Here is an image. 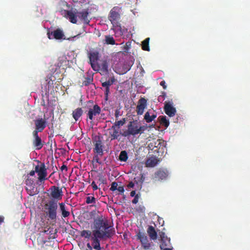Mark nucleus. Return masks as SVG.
Returning a JSON list of instances; mask_svg holds the SVG:
<instances>
[{
	"mask_svg": "<svg viewBox=\"0 0 250 250\" xmlns=\"http://www.w3.org/2000/svg\"><path fill=\"white\" fill-rule=\"evenodd\" d=\"M50 189L51 190V196L52 198L57 200H60L62 199L63 194L61 188L56 186H52Z\"/></svg>",
	"mask_w": 250,
	"mask_h": 250,
	"instance_id": "obj_15",
	"label": "nucleus"
},
{
	"mask_svg": "<svg viewBox=\"0 0 250 250\" xmlns=\"http://www.w3.org/2000/svg\"><path fill=\"white\" fill-rule=\"evenodd\" d=\"M125 119L123 118L122 120L115 121L112 126H114L115 127L119 129L120 126H122L125 124Z\"/></svg>",
	"mask_w": 250,
	"mask_h": 250,
	"instance_id": "obj_33",
	"label": "nucleus"
},
{
	"mask_svg": "<svg viewBox=\"0 0 250 250\" xmlns=\"http://www.w3.org/2000/svg\"><path fill=\"white\" fill-rule=\"evenodd\" d=\"M160 84L163 86L164 89H166L167 88V85L166 84V82L165 81H162L160 82Z\"/></svg>",
	"mask_w": 250,
	"mask_h": 250,
	"instance_id": "obj_46",
	"label": "nucleus"
},
{
	"mask_svg": "<svg viewBox=\"0 0 250 250\" xmlns=\"http://www.w3.org/2000/svg\"><path fill=\"white\" fill-rule=\"evenodd\" d=\"M93 81V75L88 74L84 78V80L83 82V84L84 86H87L92 83Z\"/></svg>",
	"mask_w": 250,
	"mask_h": 250,
	"instance_id": "obj_28",
	"label": "nucleus"
},
{
	"mask_svg": "<svg viewBox=\"0 0 250 250\" xmlns=\"http://www.w3.org/2000/svg\"><path fill=\"white\" fill-rule=\"evenodd\" d=\"M83 113V111L81 107H78L75 109L73 111L72 115L73 118L75 120V122H77L79 120L80 117L82 116Z\"/></svg>",
	"mask_w": 250,
	"mask_h": 250,
	"instance_id": "obj_23",
	"label": "nucleus"
},
{
	"mask_svg": "<svg viewBox=\"0 0 250 250\" xmlns=\"http://www.w3.org/2000/svg\"><path fill=\"white\" fill-rule=\"evenodd\" d=\"M60 169L62 171H63V170H65L66 171L67 170V166L65 165H63L62 166Z\"/></svg>",
	"mask_w": 250,
	"mask_h": 250,
	"instance_id": "obj_48",
	"label": "nucleus"
},
{
	"mask_svg": "<svg viewBox=\"0 0 250 250\" xmlns=\"http://www.w3.org/2000/svg\"><path fill=\"white\" fill-rule=\"evenodd\" d=\"M26 190H27V193L31 196H33L37 193L36 191L34 190V186L27 187L26 188Z\"/></svg>",
	"mask_w": 250,
	"mask_h": 250,
	"instance_id": "obj_34",
	"label": "nucleus"
},
{
	"mask_svg": "<svg viewBox=\"0 0 250 250\" xmlns=\"http://www.w3.org/2000/svg\"><path fill=\"white\" fill-rule=\"evenodd\" d=\"M95 214H96V211H95V210L92 211L90 212V214L91 216L95 215Z\"/></svg>",
	"mask_w": 250,
	"mask_h": 250,
	"instance_id": "obj_54",
	"label": "nucleus"
},
{
	"mask_svg": "<svg viewBox=\"0 0 250 250\" xmlns=\"http://www.w3.org/2000/svg\"><path fill=\"white\" fill-rule=\"evenodd\" d=\"M128 159L127 152L125 150L122 151L119 155V160L121 161L126 162Z\"/></svg>",
	"mask_w": 250,
	"mask_h": 250,
	"instance_id": "obj_31",
	"label": "nucleus"
},
{
	"mask_svg": "<svg viewBox=\"0 0 250 250\" xmlns=\"http://www.w3.org/2000/svg\"><path fill=\"white\" fill-rule=\"evenodd\" d=\"M139 197V195L138 194H136L134 196V198L132 200V203L134 204H137L138 202Z\"/></svg>",
	"mask_w": 250,
	"mask_h": 250,
	"instance_id": "obj_42",
	"label": "nucleus"
},
{
	"mask_svg": "<svg viewBox=\"0 0 250 250\" xmlns=\"http://www.w3.org/2000/svg\"><path fill=\"white\" fill-rule=\"evenodd\" d=\"M93 151L94 154H97L102 156L104 154V145L102 138L99 136H96L92 139Z\"/></svg>",
	"mask_w": 250,
	"mask_h": 250,
	"instance_id": "obj_4",
	"label": "nucleus"
},
{
	"mask_svg": "<svg viewBox=\"0 0 250 250\" xmlns=\"http://www.w3.org/2000/svg\"><path fill=\"white\" fill-rule=\"evenodd\" d=\"M96 62H89V63L93 70L98 72L100 71V64Z\"/></svg>",
	"mask_w": 250,
	"mask_h": 250,
	"instance_id": "obj_35",
	"label": "nucleus"
},
{
	"mask_svg": "<svg viewBox=\"0 0 250 250\" xmlns=\"http://www.w3.org/2000/svg\"><path fill=\"white\" fill-rule=\"evenodd\" d=\"M88 108L87 117L91 121L93 120L94 117L99 115L101 111V107L98 104H94L93 106L88 105Z\"/></svg>",
	"mask_w": 250,
	"mask_h": 250,
	"instance_id": "obj_7",
	"label": "nucleus"
},
{
	"mask_svg": "<svg viewBox=\"0 0 250 250\" xmlns=\"http://www.w3.org/2000/svg\"><path fill=\"white\" fill-rule=\"evenodd\" d=\"M105 43L107 44L114 45L115 41L113 37L110 35H106L105 36Z\"/></svg>",
	"mask_w": 250,
	"mask_h": 250,
	"instance_id": "obj_30",
	"label": "nucleus"
},
{
	"mask_svg": "<svg viewBox=\"0 0 250 250\" xmlns=\"http://www.w3.org/2000/svg\"><path fill=\"white\" fill-rule=\"evenodd\" d=\"M99 177V181L100 182L101 184H104L106 183V179L103 176L102 174H99L98 176Z\"/></svg>",
	"mask_w": 250,
	"mask_h": 250,
	"instance_id": "obj_40",
	"label": "nucleus"
},
{
	"mask_svg": "<svg viewBox=\"0 0 250 250\" xmlns=\"http://www.w3.org/2000/svg\"><path fill=\"white\" fill-rule=\"evenodd\" d=\"M108 130L111 140L117 139L121 133V132L119 133L118 128L115 127L114 126H112L111 128L109 129Z\"/></svg>",
	"mask_w": 250,
	"mask_h": 250,
	"instance_id": "obj_20",
	"label": "nucleus"
},
{
	"mask_svg": "<svg viewBox=\"0 0 250 250\" xmlns=\"http://www.w3.org/2000/svg\"><path fill=\"white\" fill-rule=\"evenodd\" d=\"M89 13L87 10L83 9L82 11L77 12V17L83 21L85 24H89L90 20L88 19Z\"/></svg>",
	"mask_w": 250,
	"mask_h": 250,
	"instance_id": "obj_17",
	"label": "nucleus"
},
{
	"mask_svg": "<svg viewBox=\"0 0 250 250\" xmlns=\"http://www.w3.org/2000/svg\"><path fill=\"white\" fill-rule=\"evenodd\" d=\"M47 35L49 39H55L56 40H61L64 37L63 31L60 28H57L51 32L48 31Z\"/></svg>",
	"mask_w": 250,
	"mask_h": 250,
	"instance_id": "obj_11",
	"label": "nucleus"
},
{
	"mask_svg": "<svg viewBox=\"0 0 250 250\" xmlns=\"http://www.w3.org/2000/svg\"><path fill=\"white\" fill-rule=\"evenodd\" d=\"M85 202L87 204H95L96 202V199L94 196H89L86 197Z\"/></svg>",
	"mask_w": 250,
	"mask_h": 250,
	"instance_id": "obj_32",
	"label": "nucleus"
},
{
	"mask_svg": "<svg viewBox=\"0 0 250 250\" xmlns=\"http://www.w3.org/2000/svg\"><path fill=\"white\" fill-rule=\"evenodd\" d=\"M35 170H31V171H30V172L28 173V175H29L30 176H33L35 175Z\"/></svg>",
	"mask_w": 250,
	"mask_h": 250,
	"instance_id": "obj_49",
	"label": "nucleus"
},
{
	"mask_svg": "<svg viewBox=\"0 0 250 250\" xmlns=\"http://www.w3.org/2000/svg\"><path fill=\"white\" fill-rule=\"evenodd\" d=\"M155 126V125H151L148 126L149 127H154Z\"/></svg>",
	"mask_w": 250,
	"mask_h": 250,
	"instance_id": "obj_57",
	"label": "nucleus"
},
{
	"mask_svg": "<svg viewBox=\"0 0 250 250\" xmlns=\"http://www.w3.org/2000/svg\"><path fill=\"white\" fill-rule=\"evenodd\" d=\"M158 162V160L156 157H151L146 160L145 164L146 167H154Z\"/></svg>",
	"mask_w": 250,
	"mask_h": 250,
	"instance_id": "obj_24",
	"label": "nucleus"
},
{
	"mask_svg": "<svg viewBox=\"0 0 250 250\" xmlns=\"http://www.w3.org/2000/svg\"><path fill=\"white\" fill-rule=\"evenodd\" d=\"M93 104V101H92V100H89L87 102V104Z\"/></svg>",
	"mask_w": 250,
	"mask_h": 250,
	"instance_id": "obj_55",
	"label": "nucleus"
},
{
	"mask_svg": "<svg viewBox=\"0 0 250 250\" xmlns=\"http://www.w3.org/2000/svg\"><path fill=\"white\" fill-rule=\"evenodd\" d=\"M168 176L167 171L159 170L155 173L154 179L156 181H160L165 179Z\"/></svg>",
	"mask_w": 250,
	"mask_h": 250,
	"instance_id": "obj_19",
	"label": "nucleus"
},
{
	"mask_svg": "<svg viewBox=\"0 0 250 250\" xmlns=\"http://www.w3.org/2000/svg\"><path fill=\"white\" fill-rule=\"evenodd\" d=\"M54 172L52 173L49 177H50L52 174H53Z\"/></svg>",
	"mask_w": 250,
	"mask_h": 250,
	"instance_id": "obj_59",
	"label": "nucleus"
},
{
	"mask_svg": "<svg viewBox=\"0 0 250 250\" xmlns=\"http://www.w3.org/2000/svg\"><path fill=\"white\" fill-rule=\"evenodd\" d=\"M121 8L115 6L110 10L108 19L111 21L113 25H117L120 19Z\"/></svg>",
	"mask_w": 250,
	"mask_h": 250,
	"instance_id": "obj_5",
	"label": "nucleus"
},
{
	"mask_svg": "<svg viewBox=\"0 0 250 250\" xmlns=\"http://www.w3.org/2000/svg\"><path fill=\"white\" fill-rule=\"evenodd\" d=\"M147 106V100L144 97H141L138 102L136 106V112L138 115H142L145 109Z\"/></svg>",
	"mask_w": 250,
	"mask_h": 250,
	"instance_id": "obj_13",
	"label": "nucleus"
},
{
	"mask_svg": "<svg viewBox=\"0 0 250 250\" xmlns=\"http://www.w3.org/2000/svg\"><path fill=\"white\" fill-rule=\"evenodd\" d=\"M139 133L138 123L137 121H130L127 125V129L121 133L125 137H129L130 136H135Z\"/></svg>",
	"mask_w": 250,
	"mask_h": 250,
	"instance_id": "obj_3",
	"label": "nucleus"
},
{
	"mask_svg": "<svg viewBox=\"0 0 250 250\" xmlns=\"http://www.w3.org/2000/svg\"><path fill=\"white\" fill-rule=\"evenodd\" d=\"M100 73L101 75L108 74V63L106 61H104L100 65Z\"/></svg>",
	"mask_w": 250,
	"mask_h": 250,
	"instance_id": "obj_26",
	"label": "nucleus"
},
{
	"mask_svg": "<svg viewBox=\"0 0 250 250\" xmlns=\"http://www.w3.org/2000/svg\"><path fill=\"white\" fill-rule=\"evenodd\" d=\"M160 123L161 125L164 126L165 127H167L169 126V120L167 119L166 116H160L159 117Z\"/></svg>",
	"mask_w": 250,
	"mask_h": 250,
	"instance_id": "obj_27",
	"label": "nucleus"
},
{
	"mask_svg": "<svg viewBox=\"0 0 250 250\" xmlns=\"http://www.w3.org/2000/svg\"><path fill=\"white\" fill-rule=\"evenodd\" d=\"M38 162L40 163V165L35 167V171L38 173L39 181L41 183H42L47 179L46 178L47 176V170L44 163H41L39 161Z\"/></svg>",
	"mask_w": 250,
	"mask_h": 250,
	"instance_id": "obj_6",
	"label": "nucleus"
},
{
	"mask_svg": "<svg viewBox=\"0 0 250 250\" xmlns=\"http://www.w3.org/2000/svg\"><path fill=\"white\" fill-rule=\"evenodd\" d=\"M148 126L147 125H140L138 124V128L139 129V134H141L143 133L144 131L146 130L148 128Z\"/></svg>",
	"mask_w": 250,
	"mask_h": 250,
	"instance_id": "obj_37",
	"label": "nucleus"
},
{
	"mask_svg": "<svg viewBox=\"0 0 250 250\" xmlns=\"http://www.w3.org/2000/svg\"><path fill=\"white\" fill-rule=\"evenodd\" d=\"M4 218L3 216H0V225L4 222Z\"/></svg>",
	"mask_w": 250,
	"mask_h": 250,
	"instance_id": "obj_51",
	"label": "nucleus"
},
{
	"mask_svg": "<svg viewBox=\"0 0 250 250\" xmlns=\"http://www.w3.org/2000/svg\"><path fill=\"white\" fill-rule=\"evenodd\" d=\"M25 184L26 186H27V187H32L33 186L34 181L33 180V179L29 178V177H28L27 179L25 180Z\"/></svg>",
	"mask_w": 250,
	"mask_h": 250,
	"instance_id": "obj_39",
	"label": "nucleus"
},
{
	"mask_svg": "<svg viewBox=\"0 0 250 250\" xmlns=\"http://www.w3.org/2000/svg\"><path fill=\"white\" fill-rule=\"evenodd\" d=\"M137 238L140 240L142 246L145 250L151 249V244L149 242L147 236L144 232L139 231L136 234Z\"/></svg>",
	"mask_w": 250,
	"mask_h": 250,
	"instance_id": "obj_8",
	"label": "nucleus"
},
{
	"mask_svg": "<svg viewBox=\"0 0 250 250\" xmlns=\"http://www.w3.org/2000/svg\"><path fill=\"white\" fill-rule=\"evenodd\" d=\"M144 120L146 123H149L152 121L151 116L150 115L149 111H147L144 116Z\"/></svg>",
	"mask_w": 250,
	"mask_h": 250,
	"instance_id": "obj_36",
	"label": "nucleus"
},
{
	"mask_svg": "<svg viewBox=\"0 0 250 250\" xmlns=\"http://www.w3.org/2000/svg\"><path fill=\"white\" fill-rule=\"evenodd\" d=\"M143 175L141 174V179H142V181H143L144 179H143Z\"/></svg>",
	"mask_w": 250,
	"mask_h": 250,
	"instance_id": "obj_58",
	"label": "nucleus"
},
{
	"mask_svg": "<svg viewBox=\"0 0 250 250\" xmlns=\"http://www.w3.org/2000/svg\"><path fill=\"white\" fill-rule=\"evenodd\" d=\"M162 250H172L170 248H164Z\"/></svg>",
	"mask_w": 250,
	"mask_h": 250,
	"instance_id": "obj_56",
	"label": "nucleus"
},
{
	"mask_svg": "<svg viewBox=\"0 0 250 250\" xmlns=\"http://www.w3.org/2000/svg\"><path fill=\"white\" fill-rule=\"evenodd\" d=\"M126 187L128 188H133L134 187V183L133 182L131 181L129 182V183L127 185Z\"/></svg>",
	"mask_w": 250,
	"mask_h": 250,
	"instance_id": "obj_44",
	"label": "nucleus"
},
{
	"mask_svg": "<svg viewBox=\"0 0 250 250\" xmlns=\"http://www.w3.org/2000/svg\"><path fill=\"white\" fill-rule=\"evenodd\" d=\"M136 195V191L135 190H132L130 192V196L131 197H134Z\"/></svg>",
	"mask_w": 250,
	"mask_h": 250,
	"instance_id": "obj_50",
	"label": "nucleus"
},
{
	"mask_svg": "<svg viewBox=\"0 0 250 250\" xmlns=\"http://www.w3.org/2000/svg\"><path fill=\"white\" fill-rule=\"evenodd\" d=\"M66 14V18L72 23H76L77 22V12L74 13L72 11H65Z\"/></svg>",
	"mask_w": 250,
	"mask_h": 250,
	"instance_id": "obj_21",
	"label": "nucleus"
},
{
	"mask_svg": "<svg viewBox=\"0 0 250 250\" xmlns=\"http://www.w3.org/2000/svg\"><path fill=\"white\" fill-rule=\"evenodd\" d=\"M117 190L121 193H124L125 190L123 186H119L117 188Z\"/></svg>",
	"mask_w": 250,
	"mask_h": 250,
	"instance_id": "obj_45",
	"label": "nucleus"
},
{
	"mask_svg": "<svg viewBox=\"0 0 250 250\" xmlns=\"http://www.w3.org/2000/svg\"><path fill=\"white\" fill-rule=\"evenodd\" d=\"M91 186L93 190H96L98 188V186L96 185V184L94 181H93L92 182Z\"/></svg>",
	"mask_w": 250,
	"mask_h": 250,
	"instance_id": "obj_43",
	"label": "nucleus"
},
{
	"mask_svg": "<svg viewBox=\"0 0 250 250\" xmlns=\"http://www.w3.org/2000/svg\"><path fill=\"white\" fill-rule=\"evenodd\" d=\"M157 117L156 114H153L152 115H151V119L153 120H154Z\"/></svg>",
	"mask_w": 250,
	"mask_h": 250,
	"instance_id": "obj_53",
	"label": "nucleus"
},
{
	"mask_svg": "<svg viewBox=\"0 0 250 250\" xmlns=\"http://www.w3.org/2000/svg\"><path fill=\"white\" fill-rule=\"evenodd\" d=\"M35 129L33 132H41L46 126V122L45 120L42 118H39L34 120Z\"/></svg>",
	"mask_w": 250,
	"mask_h": 250,
	"instance_id": "obj_12",
	"label": "nucleus"
},
{
	"mask_svg": "<svg viewBox=\"0 0 250 250\" xmlns=\"http://www.w3.org/2000/svg\"><path fill=\"white\" fill-rule=\"evenodd\" d=\"M145 209H146V208H145V207L142 206V207H139L138 210L140 211L141 212H145Z\"/></svg>",
	"mask_w": 250,
	"mask_h": 250,
	"instance_id": "obj_47",
	"label": "nucleus"
},
{
	"mask_svg": "<svg viewBox=\"0 0 250 250\" xmlns=\"http://www.w3.org/2000/svg\"><path fill=\"white\" fill-rule=\"evenodd\" d=\"M94 229L83 230L80 232L82 237L90 240L93 248L96 250H102L100 246L101 240L111 238L114 234V229L108 224V221L103 216H98L94 220Z\"/></svg>",
	"mask_w": 250,
	"mask_h": 250,
	"instance_id": "obj_1",
	"label": "nucleus"
},
{
	"mask_svg": "<svg viewBox=\"0 0 250 250\" xmlns=\"http://www.w3.org/2000/svg\"><path fill=\"white\" fill-rule=\"evenodd\" d=\"M58 204L54 200L49 201L44 205V212L48 218L53 221L57 219Z\"/></svg>",
	"mask_w": 250,
	"mask_h": 250,
	"instance_id": "obj_2",
	"label": "nucleus"
},
{
	"mask_svg": "<svg viewBox=\"0 0 250 250\" xmlns=\"http://www.w3.org/2000/svg\"><path fill=\"white\" fill-rule=\"evenodd\" d=\"M118 188V184L116 182H112L110 188V190L111 191H115L117 190Z\"/></svg>",
	"mask_w": 250,
	"mask_h": 250,
	"instance_id": "obj_41",
	"label": "nucleus"
},
{
	"mask_svg": "<svg viewBox=\"0 0 250 250\" xmlns=\"http://www.w3.org/2000/svg\"><path fill=\"white\" fill-rule=\"evenodd\" d=\"M160 237L161 241L160 247L161 250L164 249V248L170 246V239L166 235L165 232H162L161 233Z\"/></svg>",
	"mask_w": 250,
	"mask_h": 250,
	"instance_id": "obj_16",
	"label": "nucleus"
},
{
	"mask_svg": "<svg viewBox=\"0 0 250 250\" xmlns=\"http://www.w3.org/2000/svg\"><path fill=\"white\" fill-rule=\"evenodd\" d=\"M147 232L150 239L155 240L157 238V234L154 229L152 226H149L147 229Z\"/></svg>",
	"mask_w": 250,
	"mask_h": 250,
	"instance_id": "obj_22",
	"label": "nucleus"
},
{
	"mask_svg": "<svg viewBox=\"0 0 250 250\" xmlns=\"http://www.w3.org/2000/svg\"><path fill=\"white\" fill-rule=\"evenodd\" d=\"M149 38H146L142 43V49L145 51H149L150 50L149 46Z\"/></svg>",
	"mask_w": 250,
	"mask_h": 250,
	"instance_id": "obj_29",
	"label": "nucleus"
},
{
	"mask_svg": "<svg viewBox=\"0 0 250 250\" xmlns=\"http://www.w3.org/2000/svg\"><path fill=\"white\" fill-rule=\"evenodd\" d=\"M32 134L34 138L32 142L33 146L36 150L41 149L43 146V143L41 137H39L38 133L33 132Z\"/></svg>",
	"mask_w": 250,
	"mask_h": 250,
	"instance_id": "obj_14",
	"label": "nucleus"
},
{
	"mask_svg": "<svg viewBox=\"0 0 250 250\" xmlns=\"http://www.w3.org/2000/svg\"><path fill=\"white\" fill-rule=\"evenodd\" d=\"M87 55L89 62H97L100 57V53L97 50L90 51Z\"/></svg>",
	"mask_w": 250,
	"mask_h": 250,
	"instance_id": "obj_18",
	"label": "nucleus"
},
{
	"mask_svg": "<svg viewBox=\"0 0 250 250\" xmlns=\"http://www.w3.org/2000/svg\"><path fill=\"white\" fill-rule=\"evenodd\" d=\"M93 167L94 168H97V167H94V166H93Z\"/></svg>",
	"mask_w": 250,
	"mask_h": 250,
	"instance_id": "obj_60",
	"label": "nucleus"
},
{
	"mask_svg": "<svg viewBox=\"0 0 250 250\" xmlns=\"http://www.w3.org/2000/svg\"><path fill=\"white\" fill-rule=\"evenodd\" d=\"M164 111L167 115L169 117H173L175 116L176 110L173 106L172 102L166 101L164 103Z\"/></svg>",
	"mask_w": 250,
	"mask_h": 250,
	"instance_id": "obj_10",
	"label": "nucleus"
},
{
	"mask_svg": "<svg viewBox=\"0 0 250 250\" xmlns=\"http://www.w3.org/2000/svg\"><path fill=\"white\" fill-rule=\"evenodd\" d=\"M86 246L88 248V249L89 250H92V246L90 245V244L89 243H87V245H86Z\"/></svg>",
	"mask_w": 250,
	"mask_h": 250,
	"instance_id": "obj_52",
	"label": "nucleus"
},
{
	"mask_svg": "<svg viewBox=\"0 0 250 250\" xmlns=\"http://www.w3.org/2000/svg\"><path fill=\"white\" fill-rule=\"evenodd\" d=\"M100 157H101L100 155L94 154L93 157L92 162H95L99 164H102V162L100 161Z\"/></svg>",
	"mask_w": 250,
	"mask_h": 250,
	"instance_id": "obj_38",
	"label": "nucleus"
},
{
	"mask_svg": "<svg viewBox=\"0 0 250 250\" xmlns=\"http://www.w3.org/2000/svg\"><path fill=\"white\" fill-rule=\"evenodd\" d=\"M59 204L62 217L66 218L68 217L70 215V212L67 210L65 204L63 203H61Z\"/></svg>",
	"mask_w": 250,
	"mask_h": 250,
	"instance_id": "obj_25",
	"label": "nucleus"
},
{
	"mask_svg": "<svg viewBox=\"0 0 250 250\" xmlns=\"http://www.w3.org/2000/svg\"><path fill=\"white\" fill-rule=\"evenodd\" d=\"M100 81L102 82V86L105 88L104 95L106 100L110 92V86L115 82V79L114 77H112L108 81H106L104 78H102Z\"/></svg>",
	"mask_w": 250,
	"mask_h": 250,
	"instance_id": "obj_9",
	"label": "nucleus"
}]
</instances>
